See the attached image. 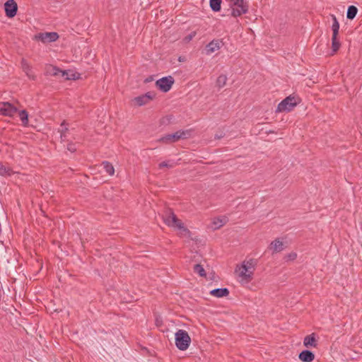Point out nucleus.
Listing matches in <instances>:
<instances>
[{
    "instance_id": "10",
    "label": "nucleus",
    "mask_w": 362,
    "mask_h": 362,
    "mask_svg": "<svg viewBox=\"0 0 362 362\" xmlns=\"http://www.w3.org/2000/svg\"><path fill=\"white\" fill-rule=\"evenodd\" d=\"M17 110V108L9 103H4L0 105V112L3 115L11 117Z\"/></svg>"
},
{
    "instance_id": "23",
    "label": "nucleus",
    "mask_w": 362,
    "mask_h": 362,
    "mask_svg": "<svg viewBox=\"0 0 362 362\" xmlns=\"http://www.w3.org/2000/svg\"><path fill=\"white\" fill-rule=\"evenodd\" d=\"M358 12V8L355 6H349L346 13V18L353 20Z\"/></svg>"
},
{
    "instance_id": "27",
    "label": "nucleus",
    "mask_w": 362,
    "mask_h": 362,
    "mask_svg": "<svg viewBox=\"0 0 362 362\" xmlns=\"http://www.w3.org/2000/svg\"><path fill=\"white\" fill-rule=\"evenodd\" d=\"M338 35H332V48L334 52H336L340 47L341 43L337 39Z\"/></svg>"
},
{
    "instance_id": "6",
    "label": "nucleus",
    "mask_w": 362,
    "mask_h": 362,
    "mask_svg": "<svg viewBox=\"0 0 362 362\" xmlns=\"http://www.w3.org/2000/svg\"><path fill=\"white\" fill-rule=\"evenodd\" d=\"M163 219L167 226L174 228H175L181 221L177 218L176 215L170 209H168L165 211V214L163 216Z\"/></svg>"
},
{
    "instance_id": "3",
    "label": "nucleus",
    "mask_w": 362,
    "mask_h": 362,
    "mask_svg": "<svg viewBox=\"0 0 362 362\" xmlns=\"http://www.w3.org/2000/svg\"><path fill=\"white\" fill-rule=\"evenodd\" d=\"M231 16L238 17L247 13L249 6L246 0H230Z\"/></svg>"
},
{
    "instance_id": "4",
    "label": "nucleus",
    "mask_w": 362,
    "mask_h": 362,
    "mask_svg": "<svg viewBox=\"0 0 362 362\" xmlns=\"http://www.w3.org/2000/svg\"><path fill=\"white\" fill-rule=\"evenodd\" d=\"M300 102L298 97L289 95L284 99L277 106L276 112H289L293 109Z\"/></svg>"
},
{
    "instance_id": "35",
    "label": "nucleus",
    "mask_w": 362,
    "mask_h": 362,
    "mask_svg": "<svg viewBox=\"0 0 362 362\" xmlns=\"http://www.w3.org/2000/svg\"><path fill=\"white\" fill-rule=\"evenodd\" d=\"M67 150L71 153H74L76 151V145L73 142H69L67 144Z\"/></svg>"
},
{
    "instance_id": "25",
    "label": "nucleus",
    "mask_w": 362,
    "mask_h": 362,
    "mask_svg": "<svg viewBox=\"0 0 362 362\" xmlns=\"http://www.w3.org/2000/svg\"><path fill=\"white\" fill-rule=\"evenodd\" d=\"M332 18L333 20V23L332 25V30L333 32L332 35H338L339 30V23L334 15H332Z\"/></svg>"
},
{
    "instance_id": "18",
    "label": "nucleus",
    "mask_w": 362,
    "mask_h": 362,
    "mask_svg": "<svg viewBox=\"0 0 362 362\" xmlns=\"http://www.w3.org/2000/svg\"><path fill=\"white\" fill-rule=\"evenodd\" d=\"M62 129H59V132L60 133V139L62 141H67V135L66 133L69 131V128L67 127V124L65 121H63L61 124Z\"/></svg>"
},
{
    "instance_id": "24",
    "label": "nucleus",
    "mask_w": 362,
    "mask_h": 362,
    "mask_svg": "<svg viewBox=\"0 0 362 362\" xmlns=\"http://www.w3.org/2000/svg\"><path fill=\"white\" fill-rule=\"evenodd\" d=\"M102 165L103 166V168L105 169V172L109 175H113L115 173V169L113 165L108 161H103L102 163Z\"/></svg>"
},
{
    "instance_id": "33",
    "label": "nucleus",
    "mask_w": 362,
    "mask_h": 362,
    "mask_svg": "<svg viewBox=\"0 0 362 362\" xmlns=\"http://www.w3.org/2000/svg\"><path fill=\"white\" fill-rule=\"evenodd\" d=\"M160 141L165 144H171L173 143V141L171 140V136L170 134H167L164 136H163L160 139Z\"/></svg>"
},
{
    "instance_id": "13",
    "label": "nucleus",
    "mask_w": 362,
    "mask_h": 362,
    "mask_svg": "<svg viewBox=\"0 0 362 362\" xmlns=\"http://www.w3.org/2000/svg\"><path fill=\"white\" fill-rule=\"evenodd\" d=\"M170 135L171 136V140L173 142H176L180 139L188 138L189 132L188 131H177L173 134H170Z\"/></svg>"
},
{
    "instance_id": "2",
    "label": "nucleus",
    "mask_w": 362,
    "mask_h": 362,
    "mask_svg": "<svg viewBox=\"0 0 362 362\" xmlns=\"http://www.w3.org/2000/svg\"><path fill=\"white\" fill-rule=\"evenodd\" d=\"M175 337L177 348L181 351L187 350L191 343V338L187 332L184 329H178Z\"/></svg>"
},
{
    "instance_id": "38",
    "label": "nucleus",
    "mask_w": 362,
    "mask_h": 362,
    "mask_svg": "<svg viewBox=\"0 0 362 362\" xmlns=\"http://www.w3.org/2000/svg\"><path fill=\"white\" fill-rule=\"evenodd\" d=\"M153 80V76H149L144 80L145 83H149Z\"/></svg>"
},
{
    "instance_id": "19",
    "label": "nucleus",
    "mask_w": 362,
    "mask_h": 362,
    "mask_svg": "<svg viewBox=\"0 0 362 362\" xmlns=\"http://www.w3.org/2000/svg\"><path fill=\"white\" fill-rule=\"evenodd\" d=\"M179 230V235L183 237H189L190 231L186 227H185L182 222L180 221V223L175 227Z\"/></svg>"
},
{
    "instance_id": "36",
    "label": "nucleus",
    "mask_w": 362,
    "mask_h": 362,
    "mask_svg": "<svg viewBox=\"0 0 362 362\" xmlns=\"http://www.w3.org/2000/svg\"><path fill=\"white\" fill-rule=\"evenodd\" d=\"M286 257L288 258V259L294 260L297 257V255L295 252H291V253L288 254L286 256Z\"/></svg>"
},
{
    "instance_id": "28",
    "label": "nucleus",
    "mask_w": 362,
    "mask_h": 362,
    "mask_svg": "<svg viewBox=\"0 0 362 362\" xmlns=\"http://www.w3.org/2000/svg\"><path fill=\"white\" fill-rule=\"evenodd\" d=\"M227 81V76L226 75H220L216 80V86L219 88L223 87Z\"/></svg>"
},
{
    "instance_id": "34",
    "label": "nucleus",
    "mask_w": 362,
    "mask_h": 362,
    "mask_svg": "<svg viewBox=\"0 0 362 362\" xmlns=\"http://www.w3.org/2000/svg\"><path fill=\"white\" fill-rule=\"evenodd\" d=\"M143 95L145 97V100H147V101L149 102L155 97L156 93L153 92H148Z\"/></svg>"
},
{
    "instance_id": "22",
    "label": "nucleus",
    "mask_w": 362,
    "mask_h": 362,
    "mask_svg": "<svg viewBox=\"0 0 362 362\" xmlns=\"http://www.w3.org/2000/svg\"><path fill=\"white\" fill-rule=\"evenodd\" d=\"M222 0H210L209 4L211 10L214 12L220 11Z\"/></svg>"
},
{
    "instance_id": "17",
    "label": "nucleus",
    "mask_w": 362,
    "mask_h": 362,
    "mask_svg": "<svg viewBox=\"0 0 362 362\" xmlns=\"http://www.w3.org/2000/svg\"><path fill=\"white\" fill-rule=\"evenodd\" d=\"M227 221L228 218L226 216L214 218L212 222L214 229L220 228L221 226H224Z\"/></svg>"
},
{
    "instance_id": "20",
    "label": "nucleus",
    "mask_w": 362,
    "mask_h": 362,
    "mask_svg": "<svg viewBox=\"0 0 362 362\" xmlns=\"http://www.w3.org/2000/svg\"><path fill=\"white\" fill-rule=\"evenodd\" d=\"M12 174H13V170L0 162V175L6 177L11 176Z\"/></svg>"
},
{
    "instance_id": "37",
    "label": "nucleus",
    "mask_w": 362,
    "mask_h": 362,
    "mask_svg": "<svg viewBox=\"0 0 362 362\" xmlns=\"http://www.w3.org/2000/svg\"><path fill=\"white\" fill-rule=\"evenodd\" d=\"M196 35V32H192L189 35H188L187 37H185V39L187 41H190L193 37H194Z\"/></svg>"
},
{
    "instance_id": "15",
    "label": "nucleus",
    "mask_w": 362,
    "mask_h": 362,
    "mask_svg": "<svg viewBox=\"0 0 362 362\" xmlns=\"http://www.w3.org/2000/svg\"><path fill=\"white\" fill-rule=\"evenodd\" d=\"M303 344L306 347H309V346L316 347L317 346V341L315 337V334H311L310 335L306 336L304 338Z\"/></svg>"
},
{
    "instance_id": "30",
    "label": "nucleus",
    "mask_w": 362,
    "mask_h": 362,
    "mask_svg": "<svg viewBox=\"0 0 362 362\" xmlns=\"http://www.w3.org/2000/svg\"><path fill=\"white\" fill-rule=\"evenodd\" d=\"M19 117L23 124H26L28 122V115L25 110L19 112Z\"/></svg>"
},
{
    "instance_id": "39",
    "label": "nucleus",
    "mask_w": 362,
    "mask_h": 362,
    "mask_svg": "<svg viewBox=\"0 0 362 362\" xmlns=\"http://www.w3.org/2000/svg\"><path fill=\"white\" fill-rule=\"evenodd\" d=\"M179 61L180 62H184V58H182V57H179Z\"/></svg>"
},
{
    "instance_id": "32",
    "label": "nucleus",
    "mask_w": 362,
    "mask_h": 362,
    "mask_svg": "<svg viewBox=\"0 0 362 362\" xmlns=\"http://www.w3.org/2000/svg\"><path fill=\"white\" fill-rule=\"evenodd\" d=\"M175 166V163H170L169 161H163V162H161L160 163H159V168H173Z\"/></svg>"
},
{
    "instance_id": "5",
    "label": "nucleus",
    "mask_w": 362,
    "mask_h": 362,
    "mask_svg": "<svg viewBox=\"0 0 362 362\" xmlns=\"http://www.w3.org/2000/svg\"><path fill=\"white\" fill-rule=\"evenodd\" d=\"M175 80L173 76H168L158 79L156 82V86L163 92L169 91L173 85Z\"/></svg>"
},
{
    "instance_id": "14",
    "label": "nucleus",
    "mask_w": 362,
    "mask_h": 362,
    "mask_svg": "<svg viewBox=\"0 0 362 362\" xmlns=\"http://www.w3.org/2000/svg\"><path fill=\"white\" fill-rule=\"evenodd\" d=\"M210 294L217 298L226 297L229 295V290L226 288H216L211 291Z\"/></svg>"
},
{
    "instance_id": "12",
    "label": "nucleus",
    "mask_w": 362,
    "mask_h": 362,
    "mask_svg": "<svg viewBox=\"0 0 362 362\" xmlns=\"http://www.w3.org/2000/svg\"><path fill=\"white\" fill-rule=\"evenodd\" d=\"M299 359L303 362H311L315 358V354L309 350H304L299 354Z\"/></svg>"
},
{
    "instance_id": "7",
    "label": "nucleus",
    "mask_w": 362,
    "mask_h": 362,
    "mask_svg": "<svg viewBox=\"0 0 362 362\" xmlns=\"http://www.w3.org/2000/svg\"><path fill=\"white\" fill-rule=\"evenodd\" d=\"M4 10L7 17L13 18L16 15L18 6L14 0H8L4 4Z\"/></svg>"
},
{
    "instance_id": "31",
    "label": "nucleus",
    "mask_w": 362,
    "mask_h": 362,
    "mask_svg": "<svg viewBox=\"0 0 362 362\" xmlns=\"http://www.w3.org/2000/svg\"><path fill=\"white\" fill-rule=\"evenodd\" d=\"M134 100L139 106L145 105L148 103L147 100H145V97L143 95L135 98Z\"/></svg>"
},
{
    "instance_id": "9",
    "label": "nucleus",
    "mask_w": 362,
    "mask_h": 362,
    "mask_svg": "<svg viewBox=\"0 0 362 362\" xmlns=\"http://www.w3.org/2000/svg\"><path fill=\"white\" fill-rule=\"evenodd\" d=\"M223 45L222 40L216 39L213 40L206 46V53L211 54L216 51H218Z\"/></svg>"
},
{
    "instance_id": "21",
    "label": "nucleus",
    "mask_w": 362,
    "mask_h": 362,
    "mask_svg": "<svg viewBox=\"0 0 362 362\" xmlns=\"http://www.w3.org/2000/svg\"><path fill=\"white\" fill-rule=\"evenodd\" d=\"M76 75H77L76 73H74L70 71H62V70L60 74V76L65 80H75L78 78L76 76Z\"/></svg>"
},
{
    "instance_id": "29",
    "label": "nucleus",
    "mask_w": 362,
    "mask_h": 362,
    "mask_svg": "<svg viewBox=\"0 0 362 362\" xmlns=\"http://www.w3.org/2000/svg\"><path fill=\"white\" fill-rule=\"evenodd\" d=\"M194 272L195 273L199 274V276H206V275L204 267H202V265H201L199 264H197L194 266Z\"/></svg>"
},
{
    "instance_id": "26",
    "label": "nucleus",
    "mask_w": 362,
    "mask_h": 362,
    "mask_svg": "<svg viewBox=\"0 0 362 362\" xmlns=\"http://www.w3.org/2000/svg\"><path fill=\"white\" fill-rule=\"evenodd\" d=\"M47 72L51 76H60L62 70L57 66H49L47 70Z\"/></svg>"
},
{
    "instance_id": "11",
    "label": "nucleus",
    "mask_w": 362,
    "mask_h": 362,
    "mask_svg": "<svg viewBox=\"0 0 362 362\" xmlns=\"http://www.w3.org/2000/svg\"><path fill=\"white\" fill-rule=\"evenodd\" d=\"M21 69L23 72L26 74V76L31 80L35 81L36 79V76L34 74L33 71L32 66L25 59H22L21 62Z\"/></svg>"
},
{
    "instance_id": "16",
    "label": "nucleus",
    "mask_w": 362,
    "mask_h": 362,
    "mask_svg": "<svg viewBox=\"0 0 362 362\" xmlns=\"http://www.w3.org/2000/svg\"><path fill=\"white\" fill-rule=\"evenodd\" d=\"M283 243L279 239H276L270 244L269 248L273 250V252H279L283 250Z\"/></svg>"
},
{
    "instance_id": "8",
    "label": "nucleus",
    "mask_w": 362,
    "mask_h": 362,
    "mask_svg": "<svg viewBox=\"0 0 362 362\" xmlns=\"http://www.w3.org/2000/svg\"><path fill=\"white\" fill-rule=\"evenodd\" d=\"M35 37L42 42H52L59 38V35L55 32L41 33L36 35Z\"/></svg>"
},
{
    "instance_id": "1",
    "label": "nucleus",
    "mask_w": 362,
    "mask_h": 362,
    "mask_svg": "<svg viewBox=\"0 0 362 362\" xmlns=\"http://www.w3.org/2000/svg\"><path fill=\"white\" fill-rule=\"evenodd\" d=\"M257 264V259L250 258L243 261L241 266L235 269L243 284H247L252 281Z\"/></svg>"
}]
</instances>
